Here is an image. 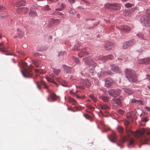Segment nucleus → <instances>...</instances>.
Returning <instances> with one entry per match:
<instances>
[{
	"label": "nucleus",
	"instance_id": "nucleus-1",
	"mask_svg": "<svg viewBox=\"0 0 150 150\" xmlns=\"http://www.w3.org/2000/svg\"><path fill=\"white\" fill-rule=\"evenodd\" d=\"M126 131L127 136H124L122 137L119 143L117 144L119 146H120L121 144L128 140H129L128 146L133 145L135 142L134 139L132 138L129 139V137L131 135H133L136 138L139 139V141L142 144H146L148 140L150 138V129L146 130L143 129L135 132H134L129 128L126 127Z\"/></svg>",
	"mask_w": 150,
	"mask_h": 150
},
{
	"label": "nucleus",
	"instance_id": "nucleus-2",
	"mask_svg": "<svg viewBox=\"0 0 150 150\" xmlns=\"http://www.w3.org/2000/svg\"><path fill=\"white\" fill-rule=\"evenodd\" d=\"M125 73L127 78L130 82L133 83L137 81V77L134 71L132 69H127Z\"/></svg>",
	"mask_w": 150,
	"mask_h": 150
},
{
	"label": "nucleus",
	"instance_id": "nucleus-3",
	"mask_svg": "<svg viewBox=\"0 0 150 150\" xmlns=\"http://www.w3.org/2000/svg\"><path fill=\"white\" fill-rule=\"evenodd\" d=\"M147 15H144L141 18V21L146 26H150V9H148L146 11Z\"/></svg>",
	"mask_w": 150,
	"mask_h": 150
},
{
	"label": "nucleus",
	"instance_id": "nucleus-4",
	"mask_svg": "<svg viewBox=\"0 0 150 150\" xmlns=\"http://www.w3.org/2000/svg\"><path fill=\"white\" fill-rule=\"evenodd\" d=\"M82 59L86 64L93 67H95L97 65V64L95 62V60L92 59L90 57L83 58Z\"/></svg>",
	"mask_w": 150,
	"mask_h": 150
},
{
	"label": "nucleus",
	"instance_id": "nucleus-5",
	"mask_svg": "<svg viewBox=\"0 0 150 150\" xmlns=\"http://www.w3.org/2000/svg\"><path fill=\"white\" fill-rule=\"evenodd\" d=\"M105 9H112L114 10H118L121 8L120 5L118 3L110 4L109 3H106L104 6Z\"/></svg>",
	"mask_w": 150,
	"mask_h": 150
},
{
	"label": "nucleus",
	"instance_id": "nucleus-6",
	"mask_svg": "<svg viewBox=\"0 0 150 150\" xmlns=\"http://www.w3.org/2000/svg\"><path fill=\"white\" fill-rule=\"evenodd\" d=\"M122 99V97H120L116 100H112L111 103L114 108H115L117 106L121 105Z\"/></svg>",
	"mask_w": 150,
	"mask_h": 150
},
{
	"label": "nucleus",
	"instance_id": "nucleus-7",
	"mask_svg": "<svg viewBox=\"0 0 150 150\" xmlns=\"http://www.w3.org/2000/svg\"><path fill=\"white\" fill-rule=\"evenodd\" d=\"M36 83L37 85V87L40 90V85H42L44 86V87L47 90L48 92L50 93L51 91V90L49 89L48 86L46 85L45 82L42 81H41L40 82H36Z\"/></svg>",
	"mask_w": 150,
	"mask_h": 150
},
{
	"label": "nucleus",
	"instance_id": "nucleus-8",
	"mask_svg": "<svg viewBox=\"0 0 150 150\" xmlns=\"http://www.w3.org/2000/svg\"><path fill=\"white\" fill-rule=\"evenodd\" d=\"M134 40H131L128 41L126 42L123 44V48L124 49H126L134 44Z\"/></svg>",
	"mask_w": 150,
	"mask_h": 150
},
{
	"label": "nucleus",
	"instance_id": "nucleus-9",
	"mask_svg": "<svg viewBox=\"0 0 150 150\" xmlns=\"http://www.w3.org/2000/svg\"><path fill=\"white\" fill-rule=\"evenodd\" d=\"M138 62V63L140 64H150V57L139 59Z\"/></svg>",
	"mask_w": 150,
	"mask_h": 150
},
{
	"label": "nucleus",
	"instance_id": "nucleus-10",
	"mask_svg": "<svg viewBox=\"0 0 150 150\" xmlns=\"http://www.w3.org/2000/svg\"><path fill=\"white\" fill-rule=\"evenodd\" d=\"M114 81L110 77L107 78L105 80V86L106 87L108 88L112 85Z\"/></svg>",
	"mask_w": 150,
	"mask_h": 150
},
{
	"label": "nucleus",
	"instance_id": "nucleus-11",
	"mask_svg": "<svg viewBox=\"0 0 150 150\" xmlns=\"http://www.w3.org/2000/svg\"><path fill=\"white\" fill-rule=\"evenodd\" d=\"M23 76L26 77H31L32 75V71L30 70H25L24 72L22 71Z\"/></svg>",
	"mask_w": 150,
	"mask_h": 150
},
{
	"label": "nucleus",
	"instance_id": "nucleus-12",
	"mask_svg": "<svg viewBox=\"0 0 150 150\" xmlns=\"http://www.w3.org/2000/svg\"><path fill=\"white\" fill-rule=\"evenodd\" d=\"M114 45L112 43L110 42H108L106 44L105 48V50H109L114 47Z\"/></svg>",
	"mask_w": 150,
	"mask_h": 150
},
{
	"label": "nucleus",
	"instance_id": "nucleus-13",
	"mask_svg": "<svg viewBox=\"0 0 150 150\" xmlns=\"http://www.w3.org/2000/svg\"><path fill=\"white\" fill-rule=\"evenodd\" d=\"M50 93L49 96L47 98V100L48 101H50V97L51 98L52 100L53 101H54L56 100L57 98V96L54 93H52L51 91Z\"/></svg>",
	"mask_w": 150,
	"mask_h": 150
},
{
	"label": "nucleus",
	"instance_id": "nucleus-14",
	"mask_svg": "<svg viewBox=\"0 0 150 150\" xmlns=\"http://www.w3.org/2000/svg\"><path fill=\"white\" fill-rule=\"evenodd\" d=\"M110 67L111 69L114 71L117 72H120V69L117 66L111 64L110 65Z\"/></svg>",
	"mask_w": 150,
	"mask_h": 150
},
{
	"label": "nucleus",
	"instance_id": "nucleus-15",
	"mask_svg": "<svg viewBox=\"0 0 150 150\" xmlns=\"http://www.w3.org/2000/svg\"><path fill=\"white\" fill-rule=\"evenodd\" d=\"M124 92L129 95H132L134 93V91L131 89L128 88H124L122 89Z\"/></svg>",
	"mask_w": 150,
	"mask_h": 150
},
{
	"label": "nucleus",
	"instance_id": "nucleus-16",
	"mask_svg": "<svg viewBox=\"0 0 150 150\" xmlns=\"http://www.w3.org/2000/svg\"><path fill=\"white\" fill-rule=\"evenodd\" d=\"M120 29L125 32H128L131 30L130 28L126 25L122 26L120 27Z\"/></svg>",
	"mask_w": 150,
	"mask_h": 150
},
{
	"label": "nucleus",
	"instance_id": "nucleus-17",
	"mask_svg": "<svg viewBox=\"0 0 150 150\" xmlns=\"http://www.w3.org/2000/svg\"><path fill=\"white\" fill-rule=\"evenodd\" d=\"M33 8V7H31L30 8V11L29 13V14L30 17H35L37 16V14L36 12L32 10V9Z\"/></svg>",
	"mask_w": 150,
	"mask_h": 150
},
{
	"label": "nucleus",
	"instance_id": "nucleus-18",
	"mask_svg": "<svg viewBox=\"0 0 150 150\" xmlns=\"http://www.w3.org/2000/svg\"><path fill=\"white\" fill-rule=\"evenodd\" d=\"M88 52H85L84 50H82L78 53V56L79 57H82L85 55H88Z\"/></svg>",
	"mask_w": 150,
	"mask_h": 150
},
{
	"label": "nucleus",
	"instance_id": "nucleus-19",
	"mask_svg": "<svg viewBox=\"0 0 150 150\" xmlns=\"http://www.w3.org/2000/svg\"><path fill=\"white\" fill-rule=\"evenodd\" d=\"M62 66L64 71L67 73H71V67H68L65 65H63Z\"/></svg>",
	"mask_w": 150,
	"mask_h": 150
},
{
	"label": "nucleus",
	"instance_id": "nucleus-20",
	"mask_svg": "<svg viewBox=\"0 0 150 150\" xmlns=\"http://www.w3.org/2000/svg\"><path fill=\"white\" fill-rule=\"evenodd\" d=\"M7 48L6 47L4 46L3 48L0 47V50L4 52L6 55H11V54L9 53L6 50Z\"/></svg>",
	"mask_w": 150,
	"mask_h": 150
},
{
	"label": "nucleus",
	"instance_id": "nucleus-21",
	"mask_svg": "<svg viewBox=\"0 0 150 150\" xmlns=\"http://www.w3.org/2000/svg\"><path fill=\"white\" fill-rule=\"evenodd\" d=\"M83 84L85 85L86 87L89 88L91 85V84L89 81L88 79H86L83 81Z\"/></svg>",
	"mask_w": 150,
	"mask_h": 150
},
{
	"label": "nucleus",
	"instance_id": "nucleus-22",
	"mask_svg": "<svg viewBox=\"0 0 150 150\" xmlns=\"http://www.w3.org/2000/svg\"><path fill=\"white\" fill-rule=\"evenodd\" d=\"M107 57H106L105 56L101 55L98 57V60L99 61L105 62L108 59V58L106 59Z\"/></svg>",
	"mask_w": 150,
	"mask_h": 150
},
{
	"label": "nucleus",
	"instance_id": "nucleus-23",
	"mask_svg": "<svg viewBox=\"0 0 150 150\" xmlns=\"http://www.w3.org/2000/svg\"><path fill=\"white\" fill-rule=\"evenodd\" d=\"M99 107L102 109L108 110L109 108V106L106 104H103L100 105Z\"/></svg>",
	"mask_w": 150,
	"mask_h": 150
},
{
	"label": "nucleus",
	"instance_id": "nucleus-24",
	"mask_svg": "<svg viewBox=\"0 0 150 150\" xmlns=\"http://www.w3.org/2000/svg\"><path fill=\"white\" fill-rule=\"evenodd\" d=\"M17 31V34L18 36L20 38H22L24 35V33L19 29H18Z\"/></svg>",
	"mask_w": 150,
	"mask_h": 150
},
{
	"label": "nucleus",
	"instance_id": "nucleus-25",
	"mask_svg": "<svg viewBox=\"0 0 150 150\" xmlns=\"http://www.w3.org/2000/svg\"><path fill=\"white\" fill-rule=\"evenodd\" d=\"M69 93L70 94H73L74 95V96H76V97L77 98H80L81 99H83L85 97V96L84 95L82 96H79L78 94H75V93H73L72 91H70Z\"/></svg>",
	"mask_w": 150,
	"mask_h": 150
},
{
	"label": "nucleus",
	"instance_id": "nucleus-26",
	"mask_svg": "<svg viewBox=\"0 0 150 150\" xmlns=\"http://www.w3.org/2000/svg\"><path fill=\"white\" fill-rule=\"evenodd\" d=\"M68 99L69 102L71 103L73 105H75L76 104V101L71 97H69Z\"/></svg>",
	"mask_w": 150,
	"mask_h": 150
},
{
	"label": "nucleus",
	"instance_id": "nucleus-27",
	"mask_svg": "<svg viewBox=\"0 0 150 150\" xmlns=\"http://www.w3.org/2000/svg\"><path fill=\"white\" fill-rule=\"evenodd\" d=\"M26 4L25 2L23 0H21L18 2L16 4L17 6H25Z\"/></svg>",
	"mask_w": 150,
	"mask_h": 150
},
{
	"label": "nucleus",
	"instance_id": "nucleus-28",
	"mask_svg": "<svg viewBox=\"0 0 150 150\" xmlns=\"http://www.w3.org/2000/svg\"><path fill=\"white\" fill-rule=\"evenodd\" d=\"M116 136L115 132H113L111 136L110 140L113 142H115L116 140Z\"/></svg>",
	"mask_w": 150,
	"mask_h": 150
},
{
	"label": "nucleus",
	"instance_id": "nucleus-29",
	"mask_svg": "<svg viewBox=\"0 0 150 150\" xmlns=\"http://www.w3.org/2000/svg\"><path fill=\"white\" fill-rule=\"evenodd\" d=\"M100 99L103 101L106 102H108L109 101V97L106 96H102L100 97Z\"/></svg>",
	"mask_w": 150,
	"mask_h": 150
},
{
	"label": "nucleus",
	"instance_id": "nucleus-30",
	"mask_svg": "<svg viewBox=\"0 0 150 150\" xmlns=\"http://www.w3.org/2000/svg\"><path fill=\"white\" fill-rule=\"evenodd\" d=\"M52 69H53L52 72L56 75H58L60 72V69H55L53 68H52Z\"/></svg>",
	"mask_w": 150,
	"mask_h": 150
},
{
	"label": "nucleus",
	"instance_id": "nucleus-31",
	"mask_svg": "<svg viewBox=\"0 0 150 150\" xmlns=\"http://www.w3.org/2000/svg\"><path fill=\"white\" fill-rule=\"evenodd\" d=\"M115 90L113 89H111L109 90L108 91V93L109 94L112 96L113 97H115Z\"/></svg>",
	"mask_w": 150,
	"mask_h": 150
},
{
	"label": "nucleus",
	"instance_id": "nucleus-32",
	"mask_svg": "<svg viewBox=\"0 0 150 150\" xmlns=\"http://www.w3.org/2000/svg\"><path fill=\"white\" fill-rule=\"evenodd\" d=\"M131 102L132 103H137L138 104H142V102L141 100H137L136 99H132L131 100Z\"/></svg>",
	"mask_w": 150,
	"mask_h": 150
},
{
	"label": "nucleus",
	"instance_id": "nucleus-33",
	"mask_svg": "<svg viewBox=\"0 0 150 150\" xmlns=\"http://www.w3.org/2000/svg\"><path fill=\"white\" fill-rule=\"evenodd\" d=\"M137 35L138 38H140L142 40H146V39L145 38L143 34L141 33H138L137 34Z\"/></svg>",
	"mask_w": 150,
	"mask_h": 150
},
{
	"label": "nucleus",
	"instance_id": "nucleus-34",
	"mask_svg": "<svg viewBox=\"0 0 150 150\" xmlns=\"http://www.w3.org/2000/svg\"><path fill=\"white\" fill-rule=\"evenodd\" d=\"M127 117L129 118H134V114L133 113L129 112L127 114Z\"/></svg>",
	"mask_w": 150,
	"mask_h": 150
},
{
	"label": "nucleus",
	"instance_id": "nucleus-35",
	"mask_svg": "<svg viewBox=\"0 0 150 150\" xmlns=\"http://www.w3.org/2000/svg\"><path fill=\"white\" fill-rule=\"evenodd\" d=\"M22 13L26 14L28 11V8H27L23 7L21 8Z\"/></svg>",
	"mask_w": 150,
	"mask_h": 150
},
{
	"label": "nucleus",
	"instance_id": "nucleus-36",
	"mask_svg": "<svg viewBox=\"0 0 150 150\" xmlns=\"http://www.w3.org/2000/svg\"><path fill=\"white\" fill-rule=\"evenodd\" d=\"M60 83H61V85L63 86L66 87L68 86L67 82L64 80L62 79L61 80V82Z\"/></svg>",
	"mask_w": 150,
	"mask_h": 150
},
{
	"label": "nucleus",
	"instance_id": "nucleus-37",
	"mask_svg": "<svg viewBox=\"0 0 150 150\" xmlns=\"http://www.w3.org/2000/svg\"><path fill=\"white\" fill-rule=\"evenodd\" d=\"M115 97L119 95L121 93V90L119 89L115 90Z\"/></svg>",
	"mask_w": 150,
	"mask_h": 150
},
{
	"label": "nucleus",
	"instance_id": "nucleus-38",
	"mask_svg": "<svg viewBox=\"0 0 150 150\" xmlns=\"http://www.w3.org/2000/svg\"><path fill=\"white\" fill-rule=\"evenodd\" d=\"M117 129L120 134H122L123 133V129L120 126H118L117 127Z\"/></svg>",
	"mask_w": 150,
	"mask_h": 150
},
{
	"label": "nucleus",
	"instance_id": "nucleus-39",
	"mask_svg": "<svg viewBox=\"0 0 150 150\" xmlns=\"http://www.w3.org/2000/svg\"><path fill=\"white\" fill-rule=\"evenodd\" d=\"M64 7L65 5L63 4H62L60 6V8H59L56 9L55 10L62 11L64 8Z\"/></svg>",
	"mask_w": 150,
	"mask_h": 150
},
{
	"label": "nucleus",
	"instance_id": "nucleus-40",
	"mask_svg": "<svg viewBox=\"0 0 150 150\" xmlns=\"http://www.w3.org/2000/svg\"><path fill=\"white\" fill-rule=\"evenodd\" d=\"M94 70L93 69H90L88 70V73H91L92 75H93L94 73Z\"/></svg>",
	"mask_w": 150,
	"mask_h": 150
},
{
	"label": "nucleus",
	"instance_id": "nucleus-41",
	"mask_svg": "<svg viewBox=\"0 0 150 150\" xmlns=\"http://www.w3.org/2000/svg\"><path fill=\"white\" fill-rule=\"evenodd\" d=\"M73 49L74 50H77L78 51H79L80 50V46L79 45L78 46L76 44L74 46V48H73Z\"/></svg>",
	"mask_w": 150,
	"mask_h": 150
},
{
	"label": "nucleus",
	"instance_id": "nucleus-42",
	"mask_svg": "<svg viewBox=\"0 0 150 150\" xmlns=\"http://www.w3.org/2000/svg\"><path fill=\"white\" fill-rule=\"evenodd\" d=\"M90 96L91 98V99L95 102H96L97 101V99L95 98L94 96L92 94H91L90 95Z\"/></svg>",
	"mask_w": 150,
	"mask_h": 150
},
{
	"label": "nucleus",
	"instance_id": "nucleus-43",
	"mask_svg": "<svg viewBox=\"0 0 150 150\" xmlns=\"http://www.w3.org/2000/svg\"><path fill=\"white\" fill-rule=\"evenodd\" d=\"M72 59H74L76 63L77 64H79V60L76 57H72Z\"/></svg>",
	"mask_w": 150,
	"mask_h": 150
},
{
	"label": "nucleus",
	"instance_id": "nucleus-44",
	"mask_svg": "<svg viewBox=\"0 0 150 150\" xmlns=\"http://www.w3.org/2000/svg\"><path fill=\"white\" fill-rule=\"evenodd\" d=\"M21 66L24 68L27 66V63L23 61H21Z\"/></svg>",
	"mask_w": 150,
	"mask_h": 150
},
{
	"label": "nucleus",
	"instance_id": "nucleus-45",
	"mask_svg": "<svg viewBox=\"0 0 150 150\" xmlns=\"http://www.w3.org/2000/svg\"><path fill=\"white\" fill-rule=\"evenodd\" d=\"M22 9H21V8H17L16 9V12L18 14L20 13H22Z\"/></svg>",
	"mask_w": 150,
	"mask_h": 150
},
{
	"label": "nucleus",
	"instance_id": "nucleus-46",
	"mask_svg": "<svg viewBox=\"0 0 150 150\" xmlns=\"http://www.w3.org/2000/svg\"><path fill=\"white\" fill-rule=\"evenodd\" d=\"M125 6L127 8L131 7L132 6V5L129 3H127L125 5Z\"/></svg>",
	"mask_w": 150,
	"mask_h": 150
},
{
	"label": "nucleus",
	"instance_id": "nucleus-47",
	"mask_svg": "<svg viewBox=\"0 0 150 150\" xmlns=\"http://www.w3.org/2000/svg\"><path fill=\"white\" fill-rule=\"evenodd\" d=\"M70 14L74 15L76 14V11L74 9H71L69 11Z\"/></svg>",
	"mask_w": 150,
	"mask_h": 150
},
{
	"label": "nucleus",
	"instance_id": "nucleus-48",
	"mask_svg": "<svg viewBox=\"0 0 150 150\" xmlns=\"http://www.w3.org/2000/svg\"><path fill=\"white\" fill-rule=\"evenodd\" d=\"M130 14V13L128 9L125 11V16H128Z\"/></svg>",
	"mask_w": 150,
	"mask_h": 150
},
{
	"label": "nucleus",
	"instance_id": "nucleus-49",
	"mask_svg": "<svg viewBox=\"0 0 150 150\" xmlns=\"http://www.w3.org/2000/svg\"><path fill=\"white\" fill-rule=\"evenodd\" d=\"M87 107L90 110L93 111L94 110V108L91 105H88L87 106Z\"/></svg>",
	"mask_w": 150,
	"mask_h": 150
},
{
	"label": "nucleus",
	"instance_id": "nucleus-50",
	"mask_svg": "<svg viewBox=\"0 0 150 150\" xmlns=\"http://www.w3.org/2000/svg\"><path fill=\"white\" fill-rule=\"evenodd\" d=\"M136 9H137V8L135 7L134 8H131L129 9H128L130 13H132Z\"/></svg>",
	"mask_w": 150,
	"mask_h": 150
},
{
	"label": "nucleus",
	"instance_id": "nucleus-51",
	"mask_svg": "<svg viewBox=\"0 0 150 150\" xmlns=\"http://www.w3.org/2000/svg\"><path fill=\"white\" fill-rule=\"evenodd\" d=\"M149 119H147V117H143L142 119V121L143 122H145L146 121H148L149 120Z\"/></svg>",
	"mask_w": 150,
	"mask_h": 150
},
{
	"label": "nucleus",
	"instance_id": "nucleus-52",
	"mask_svg": "<svg viewBox=\"0 0 150 150\" xmlns=\"http://www.w3.org/2000/svg\"><path fill=\"white\" fill-rule=\"evenodd\" d=\"M105 57H107L106 58V59H107V58H108L107 59H112L113 58V56L111 55H108L107 56H106Z\"/></svg>",
	"mask_w": 150,
	"mask_h": 150
},
{
	"label": "nucleus",
	"instance_id": "nucleus-53",
	"mask_svg": "<svg viewBox=\"0 0 150 150\" xmlns=\"http://www.w3.org/2000/svg\"><path fill=\"white\" fill-rule=\"evenodd\" d=\"M47 79L48 81H50L51 82L54 83L55 84H56L54 81L52 79L49 78H48Z\"/></svg>",
	"mask_w": 150,
	"mask_h": 150
},
{
	"label": "nucleus",
	"instance_id": "nucleus-54",
	"mask_svg": "<svg viewBox=\"0 0 150 150\" xmlns=\"http://www.w3.org/2000/svg\"><path fill=\"white\" fill-rule=\"evenodd\" d=\"M117 112L121 115H123L124 113V111L121 109H119L118 110Z\"/></svg>",
	"mask_w": 150,
	"mask_h": 150
},
{
	"label": "nucleus",
	"instance_id": "nucleus-55",
	"mask_svg": "<svg viewBox=\"0 0 150 150\" xmlns=\"http://www.w3.org/2000/svg\"><path fill=\"white\" fill-rule=\"evenodd\" d=\"M87 119H90L91 118V117L89 115L87 114H85L83 115Z\"/></svg>",
	"mask_w": 150,
	"mask_h": 150
},
{
	"label": "nucleus",
	"instance_id": "nucleus-56",
	"mask_svg": "<svg viewBox=\"0 0 150 150\" xmlns=\"http://www.w3.org/2000/svg\"><path fill=\"white\" fill-rule=\"evenodd\" d=\"M65 53V52H60L58 53V56H60L61 55H64V54Z\"/></svg>",
	"mask_w": 150,
	"mask_h": 150
},
{
	"label": "nucleus",
	"instance_id": "nucleus-57",
	"mask_svg": "<svg viewBox=\"0 0 150 150\" xmlns=\"http://www.w3.org/2000/svg\"><path fill=\"white\" fill-rule=\"evenodd\" d=\"M39 62L38 61H35L34 62V64H35V66L37 67H39Z\"/></svg>",
	"mask_w": 150,
	"mask_h": 150
},
{
	"label": "nucleus",
	"instance_id": "nucleus-58",
	"mask_svg": "<svg viewBox=\"0 0 150 150\" xmlns=\"http://www.w3.org/2000/svg\"><path fill=\"white\" fill-rule=\"evenodd\" d=\"M4 9L5 8L4 7L0 5V12L4 10Z\"/></svg>",
	"mask_w": 150,
	"mask_h": 150
},
{
	"label": "nucleus",
	"instance_id": "nucleus-59",
	"mask_svg": "<svg viewBox=\"0 0 150 150\" xmlns=\"http://www.w3.org/2000/svg\"><path fill=\"white\" fill-rule=\"evenodd\" d=\"M74 110L75 111H78L80 110V109L78 107L75 106L74 108Z\"/></svg>",
	"mask_w": 150,
	"mask_h": 150
},
{
	"label": "nucleus",
	"instance_id": "nucleus-60",
	"mask_svg": "<svg viewBox=\"0 0 150 150\" xmlns=\"http://www.w3.org/2000/svg\"><path fill=\"white\" fill-rule=\"evenodd\" d=\"M68 1L71 4H74L75 2V0H68Z\"/></svg>",
	"mask_w": 150,
	"mask_h": 150
},
{
	"label": "nucleus",
	"instance_id": "nucleus-61",
	"mask_svg": "<svg viewBox=\"0 0 150 150\" xmlns=\"http://www.w3.org/2000/svg\"><path fill=\"white\" fill-rule=\"evenodd\" d=\"M44 9L46 10H49L50 9L49 6L48 5H46Z\"/></svg>",
	"mask_w": 150,
	"mask_h": 150
},
{
	"label": "nucleus",
	"instance_id": "nucleus-62",
	"mask_svg": "<svg viewBox=\"0 0 150 150\" xmlns=\"http://www.w3.org/2000/svg\"><path fill=\"white\" fill-rule=\"evenodd\" d=\"M56 80L59 82L60 83L61 82V80H62V79L60 78L56 77Z\"/></svg>",
	"mask_w": 150,
	"mask_h": 150
},
{
	"label": "nucleus",
	"instance_id": "nucleus-63",
	"mask_svg": "<svg viewBox=\"0 0 150 150\" xmlns=\"http://www.w3.org/2000/svg\"><path fill=\"white\" fill-rule=\"evenodd\" d=\"M145 109L147 111H150V108L148 107H145Z\"/></svg>",
	"mask_w": 150,
	"mask_h": 150
},
{
	"label": "nucleus",
	"instance_id": "nucleus-64",
	"mask_svg": "<svg viewBox=\"0 0 150 150\" xmlns=\"http://www.w3.org/2000/svg\"><path fill=\"white\" fill-rule=\"evenodd\" d=\"M4 46H5V45L3 43H0V47L3 48Z\"/></svg>",
	"mask_w": 150,
	"mask_h": 150
}]
</instances>
